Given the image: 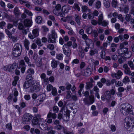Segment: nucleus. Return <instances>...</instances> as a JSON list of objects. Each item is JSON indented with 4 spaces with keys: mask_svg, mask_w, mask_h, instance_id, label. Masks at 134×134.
Masks as SVG:
<instances>
[{
    "mask_svg": "<svg viewBox=\"0 0 134 134\" xmlns=\"http://www.w3.org/2000/svg\"><path fill=\"white\" fill-rule=\"evenodd\" d=\"M121 111L124 115H127L130 113L134 115V109L130 104L127 103H124L121 105Z\"/></svg>",
    "mask_w": 134,
    "mask_h": 134,
    "instance_id": "1",
    "label": "nucleus"
},
{
    "mask_svg": "<svg viewBox=\"0 0 134 134\" xmlns=\"http://www.w3.org/2000/svg\"><path fill=\"white\" fill-rule=\"evenodd\" d=\"M132 122L133 121L130 118L126 117L124 123L125 127L127 129H129L130 127L131 128H134V125L132 124Z\"/></svg>",
    "mask_w": 134,
    "mask_h": 134,
    "instance_id": "2",
    "label": "nucleus"
},
{
    "mask_svg": "<svg viewBox=\"0 0 134 134\" xmlns=\"http://www.w3.org/2000/svg\"><path fill=\"white\" fill-rule=\"evenodd\" d=\"M57 37V34L54 30H52L51 34L48 36V42L49 43H55L56 39Z\"/></svg>",
    "mask_w": 134,
    "mask_h": 134,
    "instance_id": "3",
    "label": "nucleus"
},
{
    "mask_svg": "<svg viewBox=\"0 0 134 134\" xmlns=\"http://www.w3.org/2000/svg\"><path fill=\"white\" fill-rule=\"evenodd\" d=\"M83 101L85 104L89 105L92 104L94 102V97L93 95H91L88 97L84 98Z\"/></svg>",
    "mask_w": 134,
    "mask_h": 134,
    "instance_id": "4",
    "label": "nucleus"
},
{
    "mask_svg": "<svg viewBox=\"0 0 134 134\" xmlns=\"http://www.w3.org/2000/svg\"><path fill=\"white\" fill-rule=\"evenodd\" d=\"M32 118V116L29 114H25L22 119L23 122L24 124H29Z\"/></svg>",
    "mask_w": 134,
    "mask_h": 134,
    "instance_id": "5",
    "label": "nucleus"
},
{
    "mask_svg": "<svg viewBox=\"0 0 134 134\" xmlns=\"http://www.w3.org/2000/svg\"><path fill=\"white\" fill-rule=\"evenodd\" d=\"M123 68L124 69V72L125 73L130 76H134V72H132L130 70V69L128 66L126 64H124Z\"/></svg>",
    "mask_w": 134,
    "mask_h": 134,
    "instance_id": "6",
    "label": "nucleus"
},
{
    "mask_svg": "<svg viewBox=\"0 0 134 134\" xmlns=\"http://www.w3.org/2000/svg\"><path fill=\"white\" fill-rule=\"evenodd\" d=\"M32 34L30 33L28 35L29 37L31 39H33L37 37L39 35L38 30L37 29H33L32 31Z\"/></svg>",
    "mask_w": 134,
    "mask_h": 134,
    "instance_id": "7",
    "label": "nucleus"
},
{
    "mask_svg": "<svg viewBox=\"0 0 134 134\" xmlns=\"http://www.w3.org/2000/svg\"><path fill=\"white\" fill-rule=\"evenodd\" d=\"M63 49L64 54L67 57H69L71 54V51L69 48H68L66 45H63Z\"/></svg>",
    "mask_w": 134,
    "mask_h": 134,
    "instance_id": "8",
    "label": "nucleus"
},
{
    "mask_svg": "<svg viewBox=\"0 0 134 134\" xmlns=\"http://www.w3.org/2000/svg\"><path fill=\"white\" fill-rule=\"evenodd\" d=\"M92 69L90 68H87L84 70H81V73L83 76H87L90 75L91 73Z\"/></svg>",
    "mask_w": 134,
    "mask_h": 134,
    "instance_id": "9",
    "label": "nucleus"
},
{
    "mask_svg": "<svg viewBox=\"0 0 134 134\" xmlns=\"http://www.w3.org/2000/svg\"><path fill=\"white\" fill-rule=\"evenodd\" d=\"M44 120L43 119H38L37 117L34 118L32 121V124L34 125H36L39 124L41 121H44Z\"/></svg>",
    "mask_w": 134,
    "mask_h": 134,
    "instance_id": "10",
    "label": "nucleus"
},
{
    "mask_svg": "<svg viewBox=\"0 0 134 134\" xmlns=\"http://www.w3.org/2000/svg\"><path fill=\"white\" fill-rule=\"evenodd\" d=\"M34 84L35 83L34 82L26 80L24 82L23 86L25 88H27L31 86L32 87V86L34 85Z\"/></svg>",
    "mask_w": 134,
    "mask_h": 134,
    "instance_id": "11",
    "label": "nucleus"
},
{
    "mask_svg": "<svg viewBox=\"0 0 134 134\" xmlns=\"http://www.w3.org/2000/svg\"><path fill=\"white\" fill-rule=\"evenodd\" d=\"M21 52V50H19L13 49L12 53L13 55L15 57H18L20 56Z\"/></svg>",
    "mask_w": 134,
    "mask_h": 134,
    "instance_id": "12",
    "label": "nucleus"
},
{
    "mask_svg": "<svg viewBox=\"0 0 134 134\" xmlns=\"http://www.w3.org/2000/svg\"><path fill=\"white\" fill-rule=\"evenodd\" d=\"M42 88L41 86L34 85V86L31 88L30 90L31 91H34L35 92H38Z\"/></svg>",
    "mask_w": 134,
    "mask_h": 134,
    "instance_id": "13",
    "label": "nucleus"
},
{
    "mask_svg": "<svg viewBox=\"0 0 134 134\" xmlns=\"http://www.w3.org/2000/svg\"><path fill=\"white\" fill-rule=\"evenodd\" d=\"M85 41L87 46L90 47L91 46V47H93L94 44L93 41L91 39L89 38Z\"/></svg>",
    "mask_w": 134,
    "mask_h": 134,
    "instance_id": "14",
    "label": "nucleus"
},
{
    "mask_svg": "<svg viewBox=\"0 0 134 134\" xmlns=\"http://www.w3.org/2000/svg\"><path fill=\"white\" fill-rule=\"evenodd\" d=\"M24 26L27 27H30L32 25V21L27 19H26L24 20Z\"/></svg>",
    "mask_w": 134,
    "mask_h": 134,
    "instance_id": "15",
    "label": "nucleus"
},
{
    "mask_svg": "<svg viewBox=\"0 0 134 134\" xmlns=\"http://www.w3.org/2000/svg\"><path fill=\"white\" fill-rule=\"evenodd\" d=\"M10 69V72H14L15 70L17 68L16 64V63H14L12 64H9Z\"/></svg>",
    "mask_w": 134,
    "mask_h": 134,
    "instance_id": "16",
    "label": "nucleus"
},
{
    "mask_svg": "<svg viewBox=\"0 0 134 134\" xmlns=\"http://www.w3.org/2000/svg\"><path fill=\"white\" fill-rule=\"evenodd\" d=\"M128 50L127 48H121L119 49L118 50V53L120 55H122L124 54L126 52H127Z\"/></svg>",
    "mask_w": 134,
    "mask_h": 134,
    "instance_id": "17",
    "label": "nucleus"
},
{
    "mask_svg": "<svg viewBox=\"0 0 134 134\" xmlns=\"http://www.w3.org/2000/svg\"><path fill=\"white\" fill-rule=\"evenodd\" d=\"M55 9L53 10V12L55 14H57L58 13V11L60 10L61 8L60 5L59 4H57L55 7Z\"/></svg>",
    "mask_w": 134,
    "mask_h": 134,
    "instance_id": "18",
    "label": "nucleus"
},
{
    "mask_svg": "<svg viewBox=\"0 0 134 134\" xmlns=\"http://www.w3.org/2000/svg\"><path fill=\"white\" fill-rule=\"evenodd\" d=\"M42 122H40L39 124V126L41 129L43 130H45L47 126V124L46 123H43L42 121Z\"/></svg>",
    "mask_w": 134,
    "mask_h": 134,
    "instance_id": "19",
    "label": "nucleus"
},
{
    "mask_svg": "<svg viewBox=\"0 0 134 134\" xmlns=\"http://www.w3.org/2000/svg\"><path fill=\"white\" fill-rule=\"evenodd\" d=\"M104 97L107 100H109L111 97L110 92L109 91L105 92L104 93Z\"/></svg>",
    "mask_w": 134,
    "mask_h": 134,
    "instance_id": "20",
    "label": "nucleus"
},
{
    "mask_svg": "<svg viewBox=\"0 0 134 134\" xmlns=\"http://www.w3.org/2000/svg\"><path fill=\"white\" fill-rule=\"evenodd\" d=\"M123 74V73L120 70H118L117 73L114 74L115 77L118 79H120Z\"/></svg>",
    "mask_w": 134,
    "mask_h": 134,
    "instance_id": "21",
    "label": "nucleus"
},
{
    "mask_svg": "<svg viewBox=\"0 0 134 134\" xmlns=\"http://www.w3.org/2000/svg\"><path fill=\"white\" fill-rule=\"evenodd\" d=\"M13 12L14 14L16 16H18L21 14L18 7H15L14 8Z\"/></svg>",
    "mask_w": 134,
    "mask_h": 134,
    "instance_id": "22",
    "label": "nucleus"
},
{
    "mask_svg": "<svg viewBox=\"0 0 134 134\" xmlns=\"http://www.w3.org/2000/svg\"><path fill=\"white\" fill-rule=\"evenodd\" d=\"M75 21L78 25H80L81 24L80 20H81V16L79 15L76 14L75 16Z\"/></svg>",
    "mask_w": 134,
    "mask_h": 134,
    "instance_id": "23",
    "label": "nucleus"
},
{
    "mask_svg": "<svg viewBox=\"0 0 134 134\" xmlns=\"http://www.w3.org/2000/svg\"><path fill=\"white\" fill-rule=\"evenodd\" d=\"M98 51L96 49H91L89 52V54L91 56H93L95 54L98 53Z\"/></svg>",
    "mask_w": 134,
    "mask_h": 134,
    "instance_id": "24",
    "label": "nucleus"
},
{
    "mask_svg": "<svg viewBox=\"0 0 134 134\" xmlns=\"http://www.w3.org/2000/svg\"><path fill=\"white\" fill-rule=\"evenodd\" d=\"M57 117L55 113H52L51 112H49L48 114L47 118H49L52 117L53 119H55Z\"/></svg>",
    "mask_w": 134,
    "mask_h": 134,
    "instance_id": "25",
    "label": "nucleus"
},
{
    "mask_svg": "<svg viewBox=\"0 0 134 134\" xmlns=\"http://www.w3.org/2000/svg\"><path fill=\"white\" fill-rule=\"evenodd\" d=\"M22 48V46L19 43H16L14 46L13 48V50H19V49H21Z\"/></svg>",
    "mask_w": 134,
    "mask_h": 134,
    "instance_id": "26",
    "label": "nucleus"
},
{
    "mask_svg": "<svg viewBox=\"0 0 134 134\" xmlns=\"http://www.w3.org/2000/svg\"><path fill=\"white\" fill-rule=\"evenodd\" d=\"M24 45L26 49L27 50H28L29 49V46L30 44V42L27 39H25L24 41Z\"/></svg>",
    "mask_w": 134,
    "mask_h": 134,
    "instance_id": "27",
    "label": "nucleus"
},
{
    "mask_svg": "<svg viewBox=\"0 0 134 134\" xmlns=\"http://www.w3.org/2000/svg\"><path fill=\"white\" fill-rule=\"evenodd\" d=\"M98 23L99 25H101V23L104 20L103 14L102 13L98 16Z\"/></svg>",
    "mask_w": 134,
    "mask_h": 134,
    "instance_id": "28",
    "label": "nucleus"
},
{
    "mask_svg": "<svg viewBox=\"0 0 134 134\" xmlns=\"http://www.w3.org/2000/svg\"><path fill=\"white\" fill-rule=\"evenodd\" d=\"M57 62L55 60H53L51 61V66L53 68H55L57 66Z\"/></svg>",
    "mask_w": 134,
    "mask_h": 134,
    "instance_id": "29",
    "label": "nucleus"
},
{
    "mask_svg": "<svg viewBox=\"0 0 134 134\" xmlns=\"http://www.w3.org/2000/svg\"><path fill=\"white\" fill-rule=\"evenodd\" d=\"M93 86L92 83V82H88L86 83L85 86V88L86 90H90Z\"/></svg>",
    "mask_w": 134,
    "mask_h": 134,
    "instance_id": "30",
    "label": "nucleus"
},
{
    "mask_svg": "<svg viewBox=\"0 0 134 134\" xmlns=\"http://www.w3.org/2000/svg\"><path fill=\"white\" fill-rule=\"evenodd\" d=\"M55 129H57V130H62L63 131V132L64 130L65 129L66 127H64L63 126L61 125H58L56 126L55 127Z\"/></svg>",
    "mask_w": 134,
    "mask_h": 134,
    "instance_id": "31",
    "label": "nucleus"
},
{
    "mask_svg": "<svg viewBox=\"0 0 134 134\" xmlns=\"http://www.w3.org/2000/svg\"><path fill=\"white\" fill-rule=\"evenodd\" d=\"M86 30L87 33L90 34H92L93 30L92 27L91 26L87 27Z\"/></svg>",
    "mask_w": 134,
    "mask_h": 134,
    "instance_id": "32",
    "label": "nucleus"
},
{
    "mask_svg": "<svg viewBox=\"0 0 134 134\" xmlns=\"http://www.w3.org/2000/svg\"><path fill=\"white\" fill-rule=\"evenodd\" d=\"M124 54L125 58H130L131 55V52L130 51H129L128 50L127 52H125Z\"/></svg>",
    "mask_w": 134,
    "mask_h": 134,
    "instance_id": "33",
    "label": "nucleus"
},
{
    "mask_svg": "<svg viewBox=\"0 0 134 134\" xmlns=\"http://www.w3.org/2000/svg\"><path fill=\"white\" fill-rule=\"evenodd\" d=\"M34 73V70L33 69L31 68L28 69L27 71L26 72V74L31 75L33 74Z\"/></svg>",
    "mask_w": 134,
    "mask_h": 134,
    "instance_id": "34",
    "label": "nucleus"
},
{
    "mask_svg": "<svg viewBox=\"0 0 134 134\" xmlns=\"http://www.w3.org/2000/svg\"><path fill=\"white\" fill-rule=\"evenodd\" d=\"M66 99H69L70 97H71V95L72 93L70 91H67L66 92Z\"/></svg>",
    "mask_w": 134,
    "mask_h": 134,
    "instance_id": "35",
    "label": "nucleus"
},
{
    "mask_svg": "<svg viewBox=\"0 0 134 134\" xmlns=\"http://www.w3.org/2000/svg\"><path fill=\"white\" fill-rule=\"evenodd\" d=\"M35 21L37 23H41L42 22V18L41 16H38L36 18Z\"/></svg>",
    "mask_w": 134,
    "mask_h": 134,
    "instance_id": "36",
    "label": "nucleus"
},
{
    "mask_svg": "<svg viewBox=\"0 0 134 134\" xmlns=\"http://www.w3.org/2000/svg\"><path fill=\"white\" fill-rule=\"evenodd\" d=\"M48 129L49 130V131L48 132V134H55L56 131L52 130L53 128L52 127H50L48 128Z\"/></svg>",
    "mask_w": 134,
    "mask_h": 134,
    "instance_id": "37",
    "label": "nucleus"
},
{
    "mask_svg": "<svg viewBox=\"0 0 134 134\" xmlns=\"http://www.w3.org/2000/svg\"><path fill=\"white\" fill-rule=\"evenodd\" d=\"M26 79L27 81H31L32 82H34L32 80V77L31 75L26 74Z\"/></svg>",
    "mask_w": 134,
    "mask_h": 134,
    "instance_id": "38",
    "label": "nucleus"
},
{
    "mask_svg": "<svg viewBox=\"0 0 134 134\" xmlns=\"http://www.w3.org/2000/svg\"><path fill=\"white\" fill-rule=\"evenodd\" d=\"M66 89L68 90H70L71 88L72 85L70 84L68 82H66L65 84Z\"/></svg>",
    "mask_w": 134,
    "mask_h": 134,
    "instance_id": "39",
    "label": "nucleus"
},
{
    "mask_svg": "<svg viewBox=\"0 0 134 134\" xmlns=\"http://www.w3.org/2000/svg\"><path fill=\"white\" fill-rule=\"evenodd\" d=\"M40 102H42L45 99V95L44 93L40 95Z\"/></svg>",
    "mask_w": 134,
    "mask_h": 134,
    "instance_id": "40",
    "label": "nucleus"
},
{
    "mask_svg": "<svg viewBox=\"0 0 134 134\" xmlns=\"http://www.w3.org/2000/svg\"><path fill=\"white\" fill-rule=\"evenodd\" d=\"M128 44V43L127 41H125L120 44V47L121 48H124L125 46L127 45Z\"/></svg>",
    "mask_w": 134,
    "mask_h": 134,
    "instance_id": "41",
    "label": "nucleus"
},
{
    "mask_svg": "<svg viewBox=\"0 0 134 134\" xmlns=\"http://www.w3.org/2000/svg\"><path fill=\"white\" fill-rule=\"evenodd\" d=\"M33 2L36 5L41 4L42 3V0H32Z\"/></svg>",
    "mask_w": 134,
    "mask_h": 134,
    "instance_id": "42",
    "label": "nucleus"
},
{
    "mask_svg": "<svg viewBox=\"0 0 134 134\" xmlns=\"http://www.w3.org/2000/svg\"><path fill=\"white\" fill-rule=\"evenodd\" d=\"M111 4L112 6L115 8L118 5V2L115 0H112Z\"/></svg>",
    "mask_w": 134,
    "mask_h": 134,
    "instance_id": "43",
    "label": "nucleus"
},
{
    "mask_svg": "<svg viewBox=\"0 0 134 134\" xmlns=\"http://www.w3.org/2000/svg\"><path fill=\"white\" fill-rule=\"evenodd\" d=\"M127 64L132 69H134V64L132 61L128 62Z\"/></svg>",
    "mask_w": 134,
    "mask_h": 134,
    "instance_id": "44",
    "label": "nucleus"
},
{
    "mask_svg": "<svg viewBox=\"0 0 134 134\" xmlns=\"http://www.w3.org/2000/svg\"><path fill=\"white\" fill-rule=\"evenodd\" d=\"M63 57V55L61 53H60L56 55V58L59 60L62 59Z\"/></svg>",
    "mask_w": 134,
    "mask_h": 134,
    "instance_id": "45",
    "label": "nucleus"
},
{
    "mask_svg": "<svg viewBox=\"0 0 134 134\" xmlns=\"http://www.w3.org/2000/svg\"><path fill=\"white\" fill-rule=\"evenodd\" d=\"M52 94L53 96H56L57 94V90L55 88L53 87L52 90Z\"/></svg>",
    "mask_w": 134,
    "mask_h": 134,
    "instance_id": "46",
    "label": "nucleus"
},
{
    "mask_svg": "<svg viewBox=\"0 0 134 134\" xmlns=\"http://www.w3.org/2000/svg\"><path fill=\"white\" fill-rule=\"evenodd\" d=\"M104 3L105 7L106 8H108L110 5L109 1L108 0H105L104 2Z\"/></svg>",
    "mask_w": 134,
    "mask_h": 134,
    "instance_id": "47",
    "label": "nucleus"
},
{
    "mask_svg": "<svg viewBox=\"0 0 134 134\" xmlns=\"http://www.w3.org/2000/svg\"><path fill=\"white\" fill-rule=\"evenodd\" d=\"M69 117V114L66 113L64 115L63 119L65 121H66L68 120Z\"/></svg>",
    "mask_w": 134,
    "mask_h": 134,
    "instance_id": "48",
    "label": "nucleus"
},
{
    "mask_svg": "<svg viewBox=\"0 0 134 134\" xmlns=\"http://www.w3.org/2000/svg\"><path fill=\"white\" fill-rule=\"evenodd\" d=\"M129 80V78L127 76H126L123 80L122 82L124 83H126L128 82Z\"/></svg>",
    "mask_w": 134,
    "mask_h": 134,
    "instance_id": "49",
    "label": "nucleus"
},
{
    "mask_svg": "<svg viewBox=\"0 0 134 134\" xmlns=\"http://www.w3.org/2000/svg\"><path fill=\"white\" fill-rule=\"evenodd\" d=\"M101 5L100 2L99 1H98L96 2L95 4L96 8L97 9H99L100 8Z\"/></svg>",
    "mask_w": 134,
    "mask_h": 134,
    "instance_id": "50",
    "label": "nucleus"
},
{
    "mask_svg": "<svg viewBox=\"0 0 134 134\" xmlns=\"http://www.w3.org/2000/svg\"><path fill=\"white\" fill-rule=\"evenodd\" d=\"M131 16L129 14H127L125 17V20L127 22L129 21L131 19Z\"/></svg>",
    "mask_w": 134,
    "mask_h": 134,
    "instance_id": "51",
    "label": "nucleus"
},
{
    "mask_svg": "<svg viewBox=\"0 0 134 134\" xmlns=\"http://www.w3.org/2000/svg\"><path fill=\"white\" fill-rule=\"evenodd\" d=\"M109 22L108 21H106L105 20H104L101 23V24L104 27L107 26Z\"/></svg>",
    "mask_w": 134,
    "mask_h": 134,
    "instance_id": "52",
    "label": "nucleus"
},
{
    "mask_svg": "<svg viewBox=\"0 0 134 134\" xmlns=\"http://www.w3.org/2000/svg\"><path fill=\"white\" fill-rule=\"evenodd\" d=\"M13 95L14 97H17L18 95V92L16 89L14 88L13 89Z\"/></svg>",
    "mask_w": 134,
    "mask_h": 134,
    "instance_id": "53",
    "label": "nucleus"
},
{
    "mask_svg": "<svg viewBox=\"0 0 134 134\" xmlns=\"http://www.w3.org/2000/svg\"><path fill=\"white\" fill-rule=\"evenodd\" d=\"M47 48L51 50H53L54 49V45L51 44L47 46Z\"/></svg>",
    "mask_w": 134,
    "mask_h": 134,
    "instance_id": "54",
    "label": "nucleus"
},
{
    "mask_svg": "<svg viewBox=\"0 0 134 134\" xmlns=\"http://www.w3.org/2000/svg\"><path fill=\"white\" fill-rule=\"evenodd\" d=\"M88 18L90 19H92L94 17L93 14L91 12H89L88 13Z\"/></svg>",
    "mask_w": 134,
    "mask_h": 134,
    "instance_id": "55",
    "label": "nucleus"
},
{
    "mask_svg": "<svg viewBox=\"0 0 134 134\" xmlns=\"http://www.w3.org/2000/svg\"><path fill=\"white\" fill-rule=\"evenodd\" d=\"M115 85L117 87L122 86L123 85V84L121 82L119 81L115 82Z\"/></svg>",
    "mask_w": 134,
    "mask_h": 134,
    "instance_id": "56",
    "label": "nucleus"
},
{
    "mask_svg": "<svg viewBox=\"0 0 134 134\" xmlns=\"http://www.w3.org/2000/svg\"><path fill=\"white\" fill-rule=\"evenodd\" d=\"M22 32L24 34L26 35L27 33L29 32V28H27L26 29L24 28Z\"/></svg>",
    "mask_w": 134,
    "mask_h": 134,
    "instance_id": "57",
    "label": "nucleus"
},
{
    "mask_svg": "<svg viewBox=\"0 0 134 134\" xmlns=\"http://www.w3.org/2000/svg\"><path fill=\"white\" fill-rule=\"evenodd\" d=\"M5 31L6 34L8 35L9 37L10 38H12V36L11 32L7 29L5 30Z\"/></svg>",
    "mask_w": 134,
    "mask_h": 134,
    "instance_id": "58",
    "label": "nucleus"
},
{
    "mask_svg": "<svg viewBox=\"0 0 134 134\" xmlns=\"http://www.w3.org/2000/svg\"><path fill=\"white\" fill-rule=\"evenodd\" d=\"M9 66V64L7 65L4 66L3 67V69L4 70L7 71H8L10 72V68Z\"/></svg>",
    "mask_w": 134,
    "mask_h": 134,
    "instance_id": "59",
    "label": "nucleus"
},
{
    "mask_svg": "<svg viewBox=\"0 0 134 134\" xmlns=\"http://www.w3.org/2000/svg\"><path fill=\"white\" fill-rule=\"evenodd\" d=\"M105 52L104 51H102L100 53V56L102 59H104L105 57Z\"/></svg>",
    "mask_w": 134,
    "mask_h": 134,
    "instance_id": "60",
    "label": "nucleus"
},
{
    "mask_svg": "<svg viewBox=\"0 0 134 134\" xmlns=\"http://www.w3.org/2000/svg\"><path fill=\"white\" fill-rule=\"evenodd\" d=\"M24 60L25 62L28 65H29L30 63V59L27 56H25L24 58Z\"/></svg>",
    "mask_w": 134,
    "mask_h": 134,
    "instance_id": "61",
    "label": "nucleus"
},
{
    "mask_svg": "<svg viewBox=\"0 0 134 134\" xmlns=\"http://www.w3.org/2000/svg\"><path fill=\"white\" fill-rule=\"evenodd\" d=\"M94 37L96 38L98 36V34L97 32V31L96 30H94L93 31L92 33Z\"/></svg>",
    "mask_w": 134,
    "mask_h": 134,
    "instance_id": "62",
    "label": "nucleus"
},
{
    "mask_svg": "<svg viewBox=\"0 0 134 134\" xmlns=\"http://www.w3.org/2000/svg\"><path fill=\"white\" fill-rule=\"evenodd\" d=\"M132 3L131 9V11L130 13L132 14L133 13H134V1H133L132 2Z\"/></svg>",
    "mask_w": 134,
    "mask_h": 134,
    "instance_id": "63",
    "label": "nucleus"
},
{
    "mask_svg": "<svg viewBox=\"0 0 134 134\" xmlns=\"http://www.w3.org/2000/svg\"><path fill=\"white\" fill-rule=\"evenodd\" d=\"M82 8L83 12H86L88 9V7L86 5L82 6Z\"/></svg>",
    "mask_w": 134,
    "mask_h": 134,
    "instance_id": "64",
    "label": "nucleus"
}]
</instances>
